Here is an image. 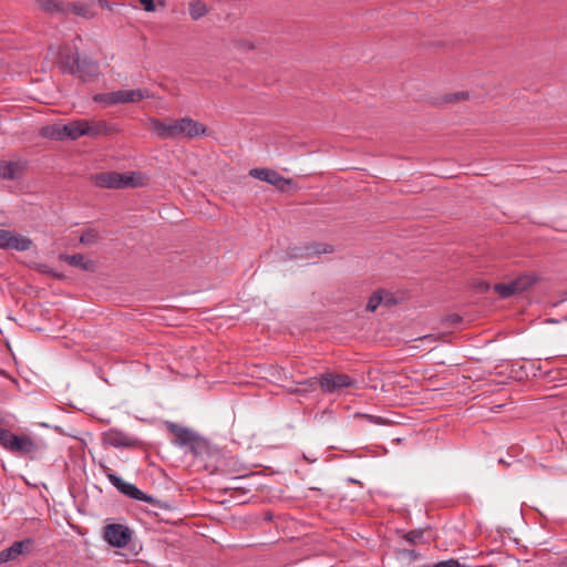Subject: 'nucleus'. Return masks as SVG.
I'll return each mask as SVG.
<instances>
[{
    "label": "nucleus",
    "mask_w": 567,
    "mask_h": 567,
    "mask_svg": "<svg viewBox=\"0 0 567 567\" xmlns=\"http://www.w3.org/2000/svg\"><path fill=\"white\" fill-rule=\"evenodd\" d=\"M76 41H81L80 35L74 38L72 43L60 45L56 49L50 48L49 54L52 55L64 74H78L83 81L97 78V62L89 58H80Z\"/></svg>",
    "instance_id": "1"
},
{
    "label": "nucleus",
    "mask_w": 567,
    "mask_h": 567,
    "mask_svg": "<svg viewBox=\"0 0 567 567\" xmlns=\"http://www.w3.org/2000/svg\"><path fill=\"white\" fill-rule=\"evenodd\" d=\"M151 125L154 134L164 140H174L182 136L194 138L207 133L205 125L190 117L169 121L151 120Z\"/></svg>",
    "instance_id": "2"
},
{
    "label": "nucleus",
    "mask_w": 567,
    "mask_h": 567,
    "mask_svg": "<svg viewBox=\"0 0 567 567\" xmlns=\"http://www.w3.org/2000/svg\"><path fill=\"white\" fill-rule=\"evenodd\" d=\"M0 445L10 453L29 456L31 460L40 457L47 450L44 441L18 435L3 427H0Z\"/></svg>",
    "instance_id": "3"
},
{
    "label": "nucleus",
    "mask_w": 567,
    "mask_h": 567,
    "mask_svg": "<svg viewBox=\"0 0 567 567\" xmlns=\"http://www.w3.org/2000/svg\"><path fill=\"white\" fill-rule=\"evenodd\" d=\"M106 477H107L109 482L120 493H122L123 495H125V496H127V497H130L132 499L148 503V504L153 505L154 507L161 508V509H168L169 508V506L167 504H165L164 502L155 498L152 495L145 494L136 485H134L132 483H128V482H125L124 480H122L120 476H117L113 472H107L106 473Z\"/></svg>",
    "instance_id": "4"
},
{
    "label": "nucleus",
    "mask_w": 567,
    "mask_h": 567,
    "mask_svg": "<svg viewBox=\"0 0 567 567\" xmlns=\"http://www.w3.org/2000/svg\"><path fill=\"white\" fill-rule=\"evenodd\" d=\"M91 179L95 186L101 188L120 189L141 185L140 175L136 173L105 172L93 175Z\"/></svg>",
    "instance_id": "5"
},
{
    "label": "nucleus",
    "mask_w": 567,
    "mask_h": 567,
    "mask_svg": "<svg viewBox=\"0 0 567 567\" xmlns=\"http://www.w3.org/2000/svg\"><path fill=\"white\" fill-rule=\"evenodd\" d=\"M133 530L123 524H107L103 527V538L112 547L123 548L130 544Z\"/></svg>",
    "instance_id": "6"
},
{
    "label": "nucleus",
    "mask_w": 567,
    "mask_h": 567,
    "mask_svg": "<svg viewBox=\"0 0 567 567\" xmlns=\"http://www.w3.org/2000/svg\"><path fill=\"white\" fill-rule=\"evenodd\" d=\"M355 381L346 373L324 372L319 377V386L326 393H334L342 389L352 388Z\"/></svg>",
    "instance_id": "7"
},
{
    "label": "nucleus",
    "mask_w": 567,
    "mask_h": 567,
    "mask_svg": "<svg viewBox=\"0 0 567 567\" xmlns=\"http://www.w3.org/2000/svg\"><path fill=\"white\" fill-rule=\"evenodd\" d=\"M32 244L33 243L29 237L0 228V249L27 251L31 248Z\"/></svg>",
    "instance_id": "8"
},
{
    "label": "nucleus",
    "mask_w": 567,
    "mask_h": 567,
    "mask_svg": "<svg viewBox=\"0 0 567 567\" xmlns=\"http://www.w3.org/2000/svg\"><path fill=\"white\" fill-rule=\"evenodd\" d=\"M536 279L524 275L515 280H512L507 284H497L494 286V290L502 297V298H509L515 293L523 292L530 288L535 284Z\"/></svg>",
    "instance_id": "9"
},
{
    "label": "nucleus",
    "mask_w": 567,
    "mask_h": 567,
    "mask_svg": "<svg viewBox=\"0 0 567 567\" xmlns=\"http://www.w3.org/2000/svg\"><path fill=\"white\" fill-rule=\"evenodd\" d=\"M250 176L270 185L276 186L278 189L284 190L287 185L291 183L290 179L285 178L279 173L270 168H252L249 172Z\"/></svg>",
    "instance_id": "10"
},
{
    "label": "nucleus",
    "mask_w": 567,
    "mask_h": 567,
    "mask_svg": "<svg viewBox=\"0 0 567 567\" xmlns=\"http://www.w3.org/2000/svg\"><path fill=\"white\" fill-rule=\"evenodd\" d=\"M104 442L113 447H135L138 445V440L128 435L124 431L117 429H110L104 433Z\"/></svg>",
    "instance_id": "11"
},
{
    "label": "nucleus",
    "mask_w": 567,
    "mask_h": 567,
    "mask_svg": "<svg viewBox=\"0 0 567 567\" xmlns=\"http://www.w3.org/2000/svg\"><path fill=\"white\" fill-rule=\"evenodd\" d=\"M33 540L25 538L14 542L11 546L0 551V565L17 559L20 555L32 549Z\"/></svg>",
    "instance_id": "12"
},
{
    "label": "nucleus",
    "mask_w": 567,
    "mask_h": 567,
    "mask_svg": "<svg viewBox=\"0 0 567 567\" xmlns=\"http://www.w3.org/2000/svg\"><path fill=\"white\" fill-rule=\"evenodd\" d=\"M166 429L175 436L172 441L173 444L184 449L196 434L193 430L183 427L174 422H166Z\"/></svg>",
    "instance_id": "13"
},
{
    "label": "nucleus",
    "mask_w": 567,
    "mask_h": 567,
    "mask_svg": "<svg viewBox=\"0 0 567 567\" xmlns=\"http://www.w3.org/2000/svg\"><path fill=\"white\" fill-rule=\"evenodd\" d=\"M59 259L65 261L68 265L74 268H80L84 271L94 272L96 269L95 261L87 259L82 254H60Z\"/></svg>",
    "instance_id": "14"
},
{
    "label": "nucleus",
    "mask_w": 567,
    "mask_h": 567,
    "mask_svg": "<svg viewBox=\"0 0 567 567\" xmlns=\"http://www.w3.org/2000/svg\"><path fill=\"white\" fill-rule=\"evenodd\" d=\"M87 121L78 120L62 125L61 130L64 133L65 140H78L86 135Z\"/></svg>",
    "instance_id": "15"
},
{
    "label": "nucleus",
    "mask_w": 567,
    "mask_h": 567,
    "mask_svg": "<svg viewBox=\"0 0 567 567\" xmlns=\"http://www.w3.org/2000/svg\"><path fill=\"white\" fill-rule=\"evenodd\" d=\"M116 95L114 96L116 103H134L142 101L146 97H150V94L146 90L135 89V90H118L115 91Z\"/></svg>",
    "instance_id": "16"
},
{
    "label": "nucleus",
    "mask_w": 567,
    "mask_h": 567,
    "mask_svg": "<svg viewBox=\"0 0 567 567\" xmlns=\"http://www.w3.org/2000/svg\"><path fill=\"white\" fill-rule=\"evenodd\" d=\"M189 453L195 457H203L209 454V443L207 440L199 436L197 433L192 441L185 446Z\"/></svg>",
    "instance_id": "17"
},
{
    "label": "nucleus",
    "mask_w": 567,
    "mask_h": 567,
    "mask_svg": "<svg viewBox=\"0 0 567 567\" xmlns=\"http://www.w3.org/2000/svg\"><path fill=\"white\" fill-rule=\"evenodd\" d=\"M21 168L16 162H0V179L13 181L20 176Z\"/></svg>",
    "instance_id": "18"
},
{
    "label": "nucleus",
    "mask_w": 567,
    "mask_h": 567,
    "mask_svg": "<svg viewBox=\"0 0 567 567\" xmlns=\"http://www.w3.org/2000/svg\"><path fill=\"white\" fill-rule=\"evenodd\" d=\"M207 6L202 0H195L189 3V16L193 20H199L208 13Z\"/></svg>",
    "instance_id": "19"
},
{
    "label": "nucleus",
    "mask_w": 567,
    "mask_h": 567,
    "mask_svg": "<svg viewBox=\"0 0 567 567\" xmlns=\"http://www.w3.org/2000/svg\"><path fill=\"white\" fill-rule=\"evenodd\" d=\"M40 8L50 14L64 12L63 4L56 0H35Z\"/></svg>",
    "instance_id": "20"
},
{
    "label": "nucleus",
    "mask_w": 567,
    "mask_h": 567,
    "mask_svg": "<svg viewBox=\"0 0 567 567\" xmlns=\"http://www.w3.org/2000/svg\"><path fill=\"white\" fill-rule=\"evenodd\" d=\"M86 132H87L86 133L87 136H93V137H96L100 135H105L109 132V125L105 122H95L92 124L90 122H87Z\"/></svg>",
    "instance_id": "21"
},
{
    "label": "nucleus",
    "mask_w": 567,
    "mask_h": 567,
    "mask_svg": "<svg viewBox=\"0 0 567 567\" xmlns=\"http://www.w3.org/2000/svg\"><path fill=\"white\" fill-rule=\"evenodd\" d=\"M99 239H100V237H99L97 231L93 228H90L82 233L79 241L82 245H93V244L97 243Z\"/></svg>",
    "instance_id": "22"
},
{
    "label": "nucleus",
    "mask_w": 567,
    "mask_h": 567,
    "mask_svg": "<svg viewBox=\"0 0 567 567\" xmlns=\"http://www.w3.org/2000/svg\"><path fill=\"white\" fill-rule=\"evenodd\" d=\"M62 125H51L43 130V135L53 140H65L64 133L61 130Z\"/></svg>",
    "instance_id": "23"
},
{
    "label": "nucleus",
    "mask_w": 567,
    "mask_h": 567,
    "mask_svg": "<svg viewBox=\"0 0 567 567\" xmlns=\"http://www.w3.org/2000/svg\"><path fill=\"white\" fill-rule=\"evenodd\" d=\"M402 537L410 544H419L423 542L424 530L421 528L412 529L408 533H404Z\"/></svg>",
    "instance_id": "24"
},
{
    "label": "nucleus",
    "mask_w": 567,
    "mask_h": 567,
    "mask_svg": "<svg viewBox=\"0 0 567 567\" xmlns=\"http://www.w3.org/2000/svg\"><path fill=\"white\" fill-rule=\"evenodd\" d=\"M382 301H383L382 290L374 291L368 299L367 310L375 311L377 308L382 303Z\"/></svg>",
    "instance_id": "25"
},
{
    "label": "nucleus",
    "mask_w": 567,
    "mask_h": 567,
    "mask_svg": "<svg viewBox=\"0 0 567 567\" xmlns=\"http://www.w3.org/2000/svg\"><path fill=\"white\" fill-rule=\"evenodd\" d=\"M116 93L115 92H111V93H102V94H96L93 100L95 102H99V103H104L106 105H114V104H117L116 103V100H115V96Z\"/></svg>",
    "instance_id": "26"
},
{
    "label": "nucleus",
    "mask_w": 567,
    "mask_h": 567,
    "mask_svg": "<svg viewBox=\"0 0 567 567\" xmlns=\"http://www.w3.org/2000/svg\"><path fill=\"white\" fill-rule=\"evenodd\" d=\"M72 10L76 16L91 19L94 17L93 12L85 6L73 4Z\"/></svg>",
    "instance_id": "27"
},
{
    "label": "nucleus",
    "mask_w": 567,
    "mask_h": 567,
    "mask_svg": "<svg viewBox=\"0 0 567 567\" xmlns=\"http://www.w3.org/2000/svg\"><path fill=\"white\" fill-rule=\"evenodd\" d=\"M357 416L364 417L368 422L375 424V425H386L389 421L382 416L372 415V414H360L357 413Z\"/></svg>",
    "instance_id": "28"
},
{
    "label": "nucleus",
    "mask_w": 567,
    "mask_h": 567,
    "mask_svg": "<svg viewBox=\"0 0 567 567\" xmlns=\"http://www.w3.org/2000/svg\"><path fill=\"white\" fill-rule=\"evenodd\" d=\"M467 99H468L467 92H457V93L444 95L443 101L445 103H454V102H458L461 100H467Z\"/></svg>",
    "instance_id": "29"
},
{
    "label": "nucleus",
    "mask_w": 567,
    "mask_h": 567,
    "mask_svg": "<svg viewBox=\"0 0 567 567\" xmlns=\"http://www.w3.org/2000/svg\"><path fill=\"white\" fill-rule=\"evenodd\" d=\"M154 2L155 0H140V3L146 12H154L156 10Z\"/></svg>",
    "instance_id": "30"
},
{
    "label": "nucleus",
    "mask_w": 567,
    "mask_h": 567,
    "mask_svg": "<svg viewBox=\"0 0 567 567\" xmlns=\"http://www.w3.org/2000/svg\"><path fill=\"white\" fill-rule=\"evenodd\" d=\"M299 384L307 385L309 388H315L316 385H319V378H309L299 382Z\"/></svg>",
    "instance_id": "31"
},
{
    "label": "nucleus",
    "mask_w": 567,
    "mask_h": 567,
    "mask_svg": "<svg viewBox=\"0 0 567 567\" xmlns=\"http://www.w3.org/2000/svg\"><path fill=\"white\" fill-rule=\"evenodd\" d=\"M41 271H42V272H44V274H49V275H51V276H53V277H55V278H59V279L63 278V275H61V274H59V272H56V271L52 270V269H51V268H49L48 266H42V267H41Z\"/></svg>",
    "instance_id": "32"
},
{
    "label": "nucleus",
    "mask_w": 567,
    "mask_h": 567,
    "mask_svg": "<svg viewBox=\"0 0 567 567\" xmlns=\"http://www.w3.org/2000/svg\"><path fill=\"white\" fill-rule=\"evenodd\" d=\"M415 341L433 343L435 341V337L433 334H425L423 337L415 339Z\"/></svg>",
    "instance_id": "33"
},
{
    "label": "nucleus",
    "mask_w": 567,
    "mask_h": 567,
    "mask_svg": "<svg viewBox=\"0 0 567 567\" xmlns=\"http://www.w3.org/2000/svg\"><path fill=\"white\" fill-rule=\"evenodd\" d=\"M461 320H462L461 317L457 315H451L445 318V321H447L450 323H458Z\"/></svg>",
    "instance_id": "34"
},
{
    "label": "nucleus",
    "mask_w": 567,
    "mask_h": 567,
    "mask_svg": "<svg viewBox=\"0 0 567 567\" xmlns=\"http://www.w3.org/2000/svg\"><path fill=\"white\" fill-rule=\"evenodd\" d=\"M400 554L409 556L410 558H413V559L419 556V554H416L414 550H408V549L401 550Z\"/></svg>",
    "instance_id": "35"
},
{
    "label": "nucleus",
    "mask_w": 567,
    "mask_h": 567,
    "mask_svg": "<svg viewBox=\"0 0 567 567\" xmlns=\"http://www.w3.org/2000/svg\"><path fill=\"white\" fill-rule=\"evenodd\" d=\"M96 2H99V4L102 7V8H106L109 9L110 8V4L106 0H97Z\"/></svg>",
    "instance_id": "36"
},
{
    "label": "nucleus",
    "mask_w": 567,
    "mask_h": 567,
    "mask_svg": "<svg viewBox=\"0 0 567 567\" xmlns=\"http://www.w3.org/2000/svg\"><path fill=\"white\" fill-rule=\"evenodd\" d=\"M332 249L330 246H327L326 248H323L322 250H320L319 252H323V254H327V252H331Z\"/></svg>",
    "instance_id": "37"
},
{
    "label": "nucleus",
    "mask_w": 567,
    "mask_h": 567,
    "mask_svg": "<svg viewBox=\"0 0 567 567\" xmlns=\"http://www.w3.org/2000/svg\"><path fill=\"white\" fill-rule=\"evenodd\" d=\"M158 4L164 7L165 6V2L164 1H158Z\"/></svg>",
    "instance_id": "38"
},
{
    "label": "nucleus",
    "mask_w": 567,
    "mask_h": 567,
    "mask_svg": "<svg viewBox=\"0 0 567 567\" xmlns=\"http://www.w3.org/2000/svg\"><path fill=\"white\" fill-rule=\"evenodd\" d=\"M564 320L567 321V317H565Z\"/></svg>",
    "instance_id": "39"
}]
</instances>
